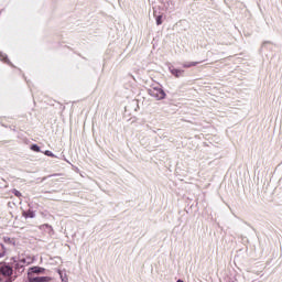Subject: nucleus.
I'll return each mask as SVG.
<instances>
[{
    "instance_id": "2",
    "label": "nucleus",
    "mask_w": 282,
    "mask_h": 282,
    "mask_svg": "<svg viewBox=\"0 0 282 282\" xmlns=\"http://www.w3.org/2000/svg\"><path fill=\"white\" fill-rule=\"evenodd\" d=\"M11 261L12 265L15 270H19V272H23V268H25V265H30V261H28L23 256L13 257Z\"/></svg>"
},
{
    "instance_id": "10",
    "label": "nucleus",
    "mask_w": 282,
    "mask_h": 282,
    "mask_svg": "<svg viewBox=\"0 0 282 282\" xmlns=\"http://www.w3.org/2000/svg\"><path fill=\"white\" fill-rule=\"evenodd\" d=\"M31 151H35V153H41V148L36 144L31 145Z\"/></svg>"
},
{
    "instance_id": "9",
    "label": "nucleus",
    "mask_w": 282,
    "mask_h": 282,
    "mask_svg": "<svg viewBox=\"0 0 282 282\" xmlns=\"http://www.w3.org/2000/svg\"><path fill=\"white\" fill-rule=\"evenodd\" d=\"M3 241L4 243H10L11 246H14V238H10V237H3Z\"/></svg>"
},
{
    "instance_id": "3",
    "label": "nucleus",
    "mask_w": 282,
    "mask_h": 282,
    "mask_svg": "<svg viewBox=\"0 0 282 282\" xmlns=\"http://www.w3.org/2000/svg\"><path fill=\"white\" fill-rule=\"evenodd\" d=\"M34 274H45V268H42V267L29 268L26 279L34 276Z\"/></svg>"
},
{
    "instance_id": "6",
    "label": "nucleus",
    "mask_w": 282,
    "mask_h": 282,
    "mask_svg": "<svg viewBox=\"0 0 282 282\" xmlns=\"http://www.w3.org/2000/svg\"><path fill=\"white\" fill-rule=\"evenodd\" d=\"M0 274H2V276H12V269H11V267L3 264L0 268Z\"/></svg>"
},
{
    "instance_id": "15",
    "label": "nucleus",
    "mask_w": 282,
    "mask_h": 282,
    "mask_svg": "<svg viewBox=\"0 0 282 282\" xmlns=\"http://www.w3.org/2000/svg\"><path fill=\"white\" fill-rule=\"evenodd\" d=\"M24 217H34L33 213L24 214Z\"/></svg>"
},
{
    "instance_id": "13",
    "label": "nucleus",
    "mask_w": 282,
    "mask_h": 282,
    "mask_svg": "<svg viewBox=\"0 0 282 282\" xmlns=\"http://www.w3.org/2000/svg\"><path fill=\"white\" fill-rule=\"evenodd\" d=\"M156 25H162V15L156 18Z\"/></svg>"
},
{
    "instance_id": "7",
    "label": "nucleus",
    "mask_w": 282,
    "mask_h": 282,
    "mask_svg": "<svg viewBox=\"0 0 282 282\" xmlns=\"http://www.w3.org/2000/svg\"><path fill=\"white\" fill-rule=\"evenodd\" d=\"M62 282H69V278H67V271L58 270L57 271Z\"/></svg>"
},
{
    "instance_id": "5",
    "label": "nucleus",
    "mask_w": 282,
    "mask_h": 282,
    "mask_svg": "<svg viewBox=\"0 0 282 282\" xmlns=\"http://www.w3.org/2000/svg\"><path fill=\"white\" fill-rule=\"evenodd\" d=\"M169 69L172 76H175V78H181V76H184V69L175 68L173 66H170Z\"/></svg>"
},
{
    "instance_id": "1",
    "label": "nucleus",
    "mask_w": 282,
    "mask_h": 282,
    "mask_svg": "<svg viewBox=\"0 0 282 282\" xmlns=\"http://www.w3.org/2000/svg\"><path fill=\"white\" fill-rule=\"evenodd\" d=\"M148 94L151 98H154V100H164L166 98V91H164V88H162L160 84L152 85Z\"/></svg>"
},
{
    "instance_id": "12",
    "label": "nucleus",
    "mask_w": 282,
    "mask_h": 282,
    "mask_svg": "<svg viewBox=\"0 0 282 282\" xmlns=\"http://www.w3.org/2000/svg\"><path fill=\"white\" fill-rule=\"evenodd\" d=\"M13 195H15V197H21V192H19L18 189H12Z\"/></svg>"
},
{
    "instance_id": "11",
    "label": "nucleus",
    "mask_w": 282,
    "mask_h": 282,
    "mask_svg": "<svg viewBox=\"0 0 282 282\" xmlns=\"http://www.w3.org/2000/svg\"><path fill=\"white\" fill-rule=\"evenodd\" d=\"M44 155H47L48 158H56V155L54 153H52V151H50V150H46L44 152Z\"/></svg>"
},
{
    "instance_id": "8",
    "label": "nucleus",
    "mask_w": 282,
    "mask_h": 282,
    "mask_svg": "<svg viewBox=\"0 0 282 282\" xmlns=\"http://www.w3.org/2000/svg\"><path fill=\"white\" fill-rule=\"evenodd\" d=\"M197 65H199L198 62H189V63L183 64V67H184L185 69H188L189 67H195V66H197Z\"/></svg>"
},
{
    "instance_id": "14",
    "label": "nucleus",
    "mask_w": 282,
    "mask_h": 282,
    "mask_svg": "<svg viewBox=\"0 0 282 282\" xmlns=\"http://www.w3.org/2000/svg\"><path fill=\"white\" fill-rule=\"evenodd\" d=\"M0 58H1V61H8V56H6V55H0Z\"/></svg>"
},
{
    "instance_id": "4",
    "label": "nucleus",
    "mask_w": 282,
    "mask_h": 282,
    "mask_svg": "<svg viewBox=\"0 0 282 282\" xmlns=\"http://www.w3.org/2000/svg\"><path fill=\"white\" fill-rule=\"evenodd\" d=\"M29 282H50L52 281V278L50 276H35V275H31V278H28Z\"/></svg>"
},
{
    "instance_id": "16",
    "label": "nucleus",
    "mask_w": 282,
    "mask_h": 282,
    "mask_svg": "<svg viewBox=\"0 0 282 282\" xmlns=\"http://www.w3.org/2000/svg\"><path fill=\"white\" fill-rule=\"evenodd\" d=\"M64 160H65V162H67V164H69V161L67 159H64Z\"/></svg>"
}]
</instances>
